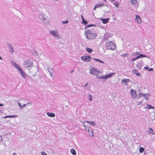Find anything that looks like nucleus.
Returning a JSON list of instances; mask_svg holds the SVG:
<instances>
[{"instance_id": "32", "label": "nucleus", "mask_w": 155, "mask_h": 155, "mask_svg": "<svg viewBox=\"0 0 155 155\" xmlns=\"http://www.w3.org/2000/svg\"><path fill=\"white\" fill-rule=\"evenodd\" d=\"M82 21L83 23L85 25H86L87 24V21H86L84 19V20H83Z\"/></svg>"}, {"instance_id": "21", "label": "nucleus", "mask_w": 155, "mask_h": 155, "mask_svg": "<svg viewBox=\"0 0 155 155\" xmlns=\"http://www.w3.org/2000/svg\"><path fill=\"white\" fill-rule=\"evenodd\" d=\"M71 153L73 155H76V152L75 150L74 149H72L70 151Z\"/></svg>"}, {"instance_id": "24", "label": "nucleus", "mask_w": 155, "mask_h": 155, "mask_svg": "<svg viewBox=\"0 0 155 155\" xmlns=\"http://www.w3.org/2000/svg\"><path fill=\"white\" fill-rule=\"evenodd\" d=\"M146 57V55H144L142 54H141L139 55L138 56H137V58H140L145 57Z\"/></svg>"}, {"instance_id": "13", "label": "nucleus", "mask_w": 155, "mask_h": 155, "mask_svg": "<svg viewBox=\"0 0 155 155\" xmlns=\"http://www.w3.org/2000/svg\"><path fill=\"white\" fill-rule=\"evenodd\" d=\"M101 20L102 21V23L104 24H105L107 23L108 22L109 19L107 18H101Z\"/></svg>"}, {"instance_id": "23", "label": "nucleus", "mask_w": 155, "mask_h": 155, "mask_svg": "<svg viewBox=\"0 0 155 155\" xmlns=\"http://www.w3.org/2000/svg\"><path fill=\"white\" fill-rule=\"evenodd\" d=\"M15 67L19 71L21 69V67L17 64H15Z\"/></svg>"}, {"instance_id": "52", "label": "nucleus", "mask_w": 155, "mask_h": 155, "mask_svg": "<svg viewBox=\"0 0 155 155\" xmlns=\"http://www.w3.org/2000/svg\"><path fill=\"white\" fill-rule=\"evenodd\" d=\"M48 70H49V68H48ZM49 71V70H48Z\"/></svg>"}, {"instance_id": "44", "label": "nucleus", "mask_w": 155, "mask_h": 155, "mask_svg": "<svg viewBox=\"0 0 155 155\" xmlns=\"http://www.w3.org/2000/svg\"><path fill=\"white\" fill-rule=\"evenodd\" d=\"M3 106V104H1L0 103V106Z\"/></svg>"}, {"instance_id": "4", "label": "nucleus", "mask_w": 155, "mask_h": 155, "mask_svg": "<svg viewBox=\"0 0 155 155\" xmlns=\"http://www.w3.org/2000/svg\"><path fill=\"white\" fill-rule=\"evenodd\" d=\"M90 72L93 75H98V74L101 73V71L97 70L95 68H93L90 69Z\"/></svg>"}, {"instance_id": "40", "label": "nucleus", "mask_w": 155, "mask_h": 155, "mask_svg": "<svg viewBox=\"0 0 155 155\" xmlns=\"http://www.w3.org/2000/svg\"><path fill=\"white\" fill-rule=\"evenodd\" d=\"M153 69L152 68H150L149 69V71H153Z\"/></svg>"}, {"instance_id": "42", "label": "nucleus", "mask_w": 155, "mask_h": 155, "mask_svg": "<svg viewBox=\"0 0 155 155\" xmlns=\"http://www.w3.org/2000/svg\"><path fill=\"white\" fill-rule=\"evenodd\" d=\"M81 18L82 19V20H84V18L83 17V16L82 15H81Z\"/></svg>"}, {"instance_id": "35", "label": "nucleus", "mask_w": 155, "mask_h": 155, "mask_svg": "<svg viewBox=\"0 0 155 155\" xmlns=\"http://www.w3.org/2000/svg\"><path fill=\"white\" fill-rule=\"evenodd\" d=\"M68 22V20H65V21H62V22L63 24L64 23H67Z\"/></svg>"}, {"instance_id": "43", "label": "nucleus", "mask_w": 155, "mask_h": 155, "mask_svg": "<svg viewBox=\"0 0 155 155\" xmlns=\"http://www.w3.org/2000/svg\"><path fill=\"white\" fill-rule=\"evenodd\" d=\"M13 155H16V153H13Z\"/></svg>"}, {"instance_id": "41", "label": "nucleus", "mask_w": 155, "mask_h": 155, "mask_svg": "<svg viewBox=\"0 0 155 155\" xmlns=\"http://www.w3.org/2000/svg\"><path fill=\"white\" fill-rule=\"evenodd\" d=\"M2 140V137L1 136H0V142L1 141V140Z\"/></svg>"}, {"instance_id": "34", "label": "nucleus", "mask_w": 155, "mask_h": 155, "mask_svg": "<svg viewBox=\"0 0 155 155\" xmlns=\"http://www.w3.org/2000/svg\"><path fill=\"white\" fill-rule=\"evenodd\" d=\"M137 58V57L136 58H132V61H134L135 60H137V59H138V58Z\"/></svg>"}, {"instance_id": "47", "label": "nucleus", "mask_w": 155, "mask_h": 155, "mask_svg": "<svg viewBox=\"0 0 155 155\" xmlns=\"http://www.w3.org/2000/svg\"><path fill=\"white\" fill-rule=\"evenodd\" d=\"M74 70H72L71 71V73H72V72H74Z\"/></svg>"}, {"instance_id": "28", "label": "nucleus", "mask_w": 155, "mask_h": 155, "mask_svg": "<svg viewBox=\"0 0 155 155\" xmlns=\"http://www.w3.org/2000/svg\"><path fill=\"white\" fill-rule=\"evenodd\" d=\"M130 1L131 2L132 4H136L137 3V0H131Z\"/></svg>"}, {"instance_id": "9", "label": "nucleus", "mask_w": 155, "mask_h": 155, "mask_svg": "<svg viewBox=\"0 0 155 155\" xmlns=\"http://www.w3.org/2000/svg\"><path fill=\"white\" fill-rule=\"evenodd\" d=\"M50 33L52 35L55 36L56 37H58V34L57 31H50Z\"/></svg>"}, {"instance_id": "17", "label": "nucleus", "mask_w": 155, "mask_h": 155, "mask_svg": "<svg viewBox=\"0 0 155 155\" xmlns=\"http://www.w3.org/2000/svg\"><path fill=\"white\" fill-rule=\"evenodd\" d=\"M87 123L89 124H90L91 125L94 126L95 125V123L93 121H84L83 122V123Z\"/></svg>"}, {"instance_id": "29", "label": "nucleus", "mask_w": 155, "mask_h": 155, "mask_svg": "<svg viewBox=\"0 0 155 155\" xmlns=\"http://www.w3.org/2000/svg\"><path fill=\"white\" fill-rule=\"evenodd\" d=\"M114 5L117 8L119 7V4L117 2H115Z\"/></svg>"}, {"instance_id": "51", "label": "nucleus", "mask_w": 155, "mask_h": 155, "mask_svg": "<svg viewBox=\"0 0 155 155\" xmlns=\"http://www.w3.org/2000/svg\"><path fill=\"white\" fill-rule=\"evenodd\" d=\"M105 2H107V0H104Z\"/></svg>"}, {"instance_id": "2", "label": "nucleus", "mask_w": 155, "mask_h": 155, "mask_svg": "<svg viewBox=\"0 0 155 155\" xmlns=\"http://www.w3.org/2000/svg\"><path fill=\"white\" fill-rule=\"evenodd\" d=\"M26 100L22 99H21L18 101V104L19 107L20 108H22L25 107V105L26 104H29L30 105L31 104V103H27L26 102Z\"/></svg>"}, {"instance_id": "45", "label": "nucleus", "mask_w": 155, "mask_h": 155, "mask_svg": "<svg viewBox=\"0 0 155 155\" xmlns=\"http://www.w3.org/2000/svg\"><path fill=\"white\" fill-rule=\"evenodd\" d=\"M88 84V83H87L85 85V86H86Z\"/></svg>"}, {"instance_id": "7", "label": "nucleus", "mask_w": 155, "mask_h": 155, "mask_svg": "<svg viewBox=\"0 0 155 155\" xmlns=\"http://www.w3.org/2000/svg\"><path fill=\"white\" fill-rule=\"evenodd\" d=\"M131 96L132 98L135 99L137 97V93L135 91L131 90L130 91Z\"/></svg>"}, {"instance_id": "18", "label": "nucleus", "mask_w": 155, "mask_h": 155, "mask_svg": "<svg viewBox=\"0 0 155 155\" xmlns=\"http://www.w3.org/2000/svg\"><path fill=\"white\" fill-rule=\"evenodd\" d=\"M141 95H142L143 96H144V97L146 99V100H149V97H148L149 96V94H146L143 95V94L142 93Z\"/></svg>"}, {"instance_id": "50", "label": "nucleus", "mask_w": 155, "mask_h": 155, "mask_svg": "<svg viewBox=\"0 0 155 155\" xmlns=\"http://www.w3.org/2000/svg\"><path fill=\"white\" fill-rule=\"evenodd\" d=\"M51 76H52V74L51 73Z\"/></svg>"}, {"instance_id": "19", "label": "nucleus", "mask_w": 155, "mask_h": 155, "mask_svg": "<svg viewBox=\"0 0 155 155\" xmlns=\"http://www.w3.org/2000/svg\"><path fill=\"white\" fill-rule=\"evenodd\" d=\"M86 51L89 53H91L93 51V50L91 48L87 47L86 48Z\"/></svg>"}, {"instance_id": "1", "label": "nucleus", "mask_w": 155, "mask_h": 155, "mask_svg": "<svg viewBox=\"0 0 155 155\" xmlns=\"http://www.w3.org/2000/svg\"><path fill=\"white\" fill-rule=\"evenodd\" d=\"M84 35L88 40L94 39L97 36L94 29L92 28L87 29L85 31Z\"/></svg>"}, {"instance_id": "8", "label": "nucleus", "mask_w": 155, "mask_h": 155, "mask_svg": "<svg viewBox=\"0 0 155 155\" xmlns=\"http://www.w3.org/2000/svg\"><path fill=\"white\" fill-rule=\"evenodd\" d=\"M135 21L137 23L139 24H141V19L140 16L136 15V16Z\"/></svg>"}, {"instance_id": "33", "label": "nucleus", "mask_w": 155, "mask_h": 155, "mask_svg": "<svg viewBox=\"0 0 155 155\" xmlns=\"http://www.w3.org/2000/svg\"><path fill=\"white\" fill-rule=\"evenodd\" d=\"M41 154L42 155H47V154L44 151L41 152Z\"/></svg>"}, {"instance_id": "11", "label": "nucleus", "mask_w": 155, "mask_h": 155, "mask_svg": "<svg viewBox=\"0 0 155 155\" xmlns=\"http://www.w3.org/2000/svg\"><path fill=\"white\" fill-rule=\"evenodd\" d=\"M20 71V72L21 74V76L23 78H25L26 77V75L25 73V72H24L23 70L21 69L19 71Z\"/></svg>"}, {"instance_id": "49", "label": "nucleus", "mask_w": 155, "mask_h": 155, "mask_svg": "<svg viewBox=\"0 0 155 155\" xmlns=\"http://www.w3.org/2000/svg\"><path fill=\"white\" fill-rule=\"evenodd\" d=\"M96 8V6H95V7L94 8V10H95V8Z\"/></svg>"}, {"instance_id": "31", "label": "nucleus", "mask_w": 155, "mask_h": 155, "mask_svg": "<svg viewBox=\"0 0 155 155\" xmlns=\"http://www.w3.org/2000/svg\"><path fill=\"white\" fill-rule=\"evenodd\" d=\"M10 51L12 53H13L14 51V49L13 47H11L10 48Z\"/></svg>"}, {"instance_id": "30", "label": "nucleus", "mask_w": 155, "mask_h": 155, "mask_svg": "<svg viewBox=\"0 0 155 155\" xmlns=\"http://www.w3.org/2000/svg\"><path fill=\"white\" fill-rule=\"evenodd\" d=\"M139 151L140 153H143L144 151V148L143 147L140 148V149Z\"/></svg>"}, {"instance_id": "12", "label": "nucleus", "mask_w": 155, "mask_h": 155, "mask_svg": "<svg viewBox=\"0 0 155 155\" xmlns=\"http://www.w3.org/2000/svg\"><path fill=\"white\" fill-rule=\"evenodd\" d=\"M88 132L89 135L91 137H93L94 136L93 132L91 128H89L88 129Z\"/></svg>"}, {"instance_id": "37", "label": "nucleus", "mask_w": 155, "mask_h": 155, "mask_svg": "<svg viewBox=\"0 0 155 155\" xmlns=\"http://www.w3.org/2000/svg\"><path fill=\"white\" fill-rule=\"evenodd\" d=\"M127 55V54H124L121 55L123 57H125Z\"/></svg>"}, {"instance_id": "15", "label": "nucleus", "mask_w": 155, "mask_h": 155, "mask_svg": "<svg viewBox=\"0 0 155 155\" xmlns=\"http://www.w3.org/2000/svg\"><path fill=\"white\" fill-rule=\"evenodd\" d=\"M137 71V70L136 69H134L132 71V73L134 74H135L137 75L138 76H140L141 74L140 73H136Z\"/></svg>"}, {"instance_id": "38", "label": "nucleus", "mask_w": 155, "mask_h": 155, "mask_svg": "<svg viewBox=\"0 0 155 155\" xmlns=\"http://www.w3.org/2000/svg\"><path fill=\"white\" fill-rule=\"evenodd\" d=\"M89 97H90V98L89 99V101H92V97H91V95H89Z\"/></svg>"}, {"instance_id": "25", "label": "nucleus", "mask_w": 155, "mask_h": 155, "mask_svg": "<svg viewBox=\"0 0 155 155\" xmlns=\"http://www.w3.org/2000/svg\"><path fill=\"white\" fill-rule=\"evenodd\" d=\"M94 60H95L96 61H98L100 63H104V62L103 61H101L100 60L98 59H97V58H94Z\"/></svg>"}, {"instance_id": "5", "label": "nucleus", "mask_w": 155, "mask_h": 155, "mask_svg": "<svg viewBox=\"0 0 155 155\" xmlns=\"http://www.w3.org/2000/svg\"><path fill=\"white\" fill-rule=\"evenodd\" d=\"M81 60L85 62L90 61L91 59V57L90 56L84 55L82 56L81 58Z\"/></svg>"}, {"instance_id": "48", "label": "nucleus", "mask_w": 155, "mask_h": 155, "mask_svg": "<svg viewBox=\"0 0 155 155\" xmlns=\"http://www.w3.org/2000/svg\"><path fill=\"white\" fill-rule=\"evenodd\" d=\"M0 59L2 60V58L0 56Z\"/></svg>"}, {"instance_id": "27", "label": "nucleus", "mask_w": 155, "mask_h": 155, "mask_svg": "<svg viewBox=\"0 0 155 155\" xmlns=\"http://www.w3.org/2000/svg\"><path fill=\"white\" fill-rule=\"evenodd\" d=\"M147 106H148L147 108L149 109H154V107L153 106H152L151 105L147 104Z\"/></svg>"}, {"instance_id": "6", "label": "nucleus", "mask_w": 155, "mask_h": 155, "mask_svg": "<svg viewBox=\"0 0 155 155\" xmlns=\"http://www.w3.org/2000/svg\"><path fill=\"white\" fill-rule=\"evenodd\" d=\"M115 74V73L112 72L111 73L109 74H108L102 77H100L99 78L106 79L107 78H110Z\"/></svg>"}, {"instance_id": "36", "label": "nucleus", "mask_w": 155, "mask_h": 155, "mask_svg": "<svg viewBox=\"0 0 155 155\" xmlns=\"http://www.w3.org/2000/svg\"><path fill=\"white\" fill-rule=\"evenodd\" d=\"M142 104V101H140L138 103H137V105H141Z\"/></svg>"}, {"instance_id": "10", "label": "nucleus", "mask_w": 155, "mask_h": 155, "mask_svg": "<svg viewBox=\"0 0 155 155\" xmlns=\"http://www.w3.org/2000/svg\"><path fill=\"white\" fill-rule=\"evenodd\" d=\"M24 63V64L26 65V67H30L32 64V63L29 61H25Z\"/></svg>"}, {"instance_id": "22", "label": "nucleus", "mask_w": 155, "mask_h": 155, "mask_svg": "<svg viewBox=\"0 0 155 155\" xmlns=\"http://www.w3.org/2000/svg\"><path fill=\"white\" fill-rule=\"evenodd\" d=\"M149 133L150 134H152V135H154V133L153 132V131L152 129L150 127L149 128Z\"/></svg>"}, {"instance_id": "26", "label": "nucleus", "mask_w": 155, "mask_h": 155, "mask_svg": "<svg viewBox=\"0 0 155 155\" xmlns=\"http://www.w3.org/2000/svg\"><path fill=\"white\" fill-rule=\"evenodd\" d=\"M94 24H91V25H86L85 27V28L86 29L88 28L91 27L92 26H94Z\"/></svg>"}, {"instance_id": "14", "label": "nucleus", "mask_w": 155, "mask_h": 155, "mask_svg": "<svg viewBox=\"0 0 155 155\" xmlns=\"http://www.w3.org/2000/svg\"><path fill=\"white\" fill-rule=\"evenodd\" d=\"M48 116L51 117H54L55 116V114L54 113H50L49 112H48L47 114Z\"/></svg>"}, {"instance_id": "16", "label": "nucleus", "mask_w": 155, "mask_h": 155, "mask_svg": "<svg viewBox=\"0 0 155 155\" xmlns=\"http://www.w3.org/2000/svg\"><path fill=\"white\" fill-rule=\"evenodd\" d=\"M18 116L16 115H9V116H6L5 117H3L4 118H6L8 117L12 118V117H17Z\"/></svg>"}, {"instance_id": "39", "label": "nucleus", "mask_w": 155, "mask_h": 155, "mask_svg": "<svg viewBox=\"0 0 155 155\" xmlns=\"http://www.w3.org/2000/svg\"><path fill=\"white\" fill-rule=\"evenodd\" d=\"M83 126L84 127V128L85 129V130H87V127H86V126L84 124H83Z\"/></svg>"}, {"instance_id": "20", "label": "nucleus", "mask_w": 155, "mask_h": 155, "mask_svg": "<svg viewBox=\"0 0 155 155\" xmlns=\"http://www.w3.org/2000/svg\"><path fill=\"white\" fill-rule=\"evenodd\" d=\"M130 81V80L129 79H124L122 80V82H123L126 83L125 84L127 85V84L126 83H127L128 82Z\"/></svg>"}, {"instance_id": "46", "label": "nucleus", "mask_w": 155, "mask_h": 155, "mask_svg": "<svg viewBox=\"0 0 155 155\" xmlns=\"http://www.w3.org/2000/svg\"><path fill=\"white\" fill-rule=\"evenodd\" d=\"M114 1H115V0H110V1H112V2Z\"/></svg>"}, {"instance_id": "3", "label": "nucleus", "mask_w": 155, "mask_h": 155, "mask_svg": "<svg viewBox=\"0 0 155 155\" xmlns=\"http://www.w3.org/2000/svg\"><path fill=\"white\" fill-rule=\"evenodd\" d=\"M106 47L108 50H114L116 48V45L112 41L107 42Z\"/></svg>"}]
</instances>
